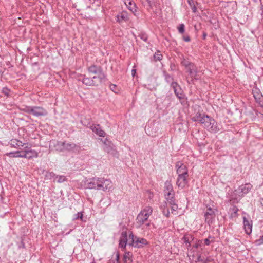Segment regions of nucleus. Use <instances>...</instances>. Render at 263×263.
I'll return each instance as SVG.
<instances>
[{
	"mask_svg": "<svg viewBox=\"0 0 263 263\" xmlns=\"http://www.w3.org/2000/svg\"><path fill=\"white\" fill-rule=\"evenodd\" d=\"M177 83L176 82H174V83H172V86L174 88V92L175 93V94L177 95V96L179 98H181V97L179 96L178 95V93L177 92V89H176V87L177 86Z\"/></svg>",
	"mask_w": 263,
	"mask_h": 263,
	"instance_id": "37",
	"label": "nucleus"
},
{
	"mask_svg": "<svg viewBox=\"0 0 263 263\" xmlns=\"http://www.w3.org/2000/svg\"><path fill=\"white\" fill-rule=\"evenodd\" d=\"M202 240V244L206 245H209L211 242H214L215 241L214 238L211 236H209L208 238L204 239Z\"/></svg>",
	"mask_w": 263,
	"mask_h": 263,
	"instance_id": "27",
	"label": "nucleus"
},
{
	"mask_svg": "<svg viewBox=\"0 0 263 263\" xmlns=\"http://www.w3.org/2000/svg\"><path fill=\"white\" fill-rule=\"evenodd\" d=\"M132 254L130 252H126L124 255L123 259L125 263H132Z\"/></svg>",
	"mask_w": 263,
	"mask_h": 263,
	"instance_id": "25",
	"label": "nucleus"
},
{
	"mask_svg": "<svg viewBox=\"0 0 263 263\" xmlns=\"http://www.w3.org/2000/svg\"><path fill=\"white\" fill-rule=\"evenodd\" d=\"M101 184L99 182V178H93L88 181L87 187L89 189L99 190Z\"/></svg>",
	"mask_w": 263,
	"mask_h": 263,
	"instance_id": "13",
	"label": "nucleus"
},
{
	"mask_svg": "<svg viewBox=\"0 0 263 263\" xmlns=\"http://www.w3.org/2000/svg\"><path fill=\"white\" fill-rule=\"evenodd\" d=\"M9 144L12 147L20 149L21 147H23L25 145V143H23L22 141L14 139L10 141Z\"/></svg>",
	"mask_w": 263,
	"mask_h": 263,
	"instance_id": "21",
	"label": "nucleus"
},
{
	"mask_svg": "<svg viewBox=\"0 0 263 263\" xmlns=\"http://www.w3.org/2000/svg\"><path fill=\"white\" fill-rule=\"evenodd\" d=\"M260 203H261V206H262V208H263V199H262L261 200Z\"/></svg>",
	"mask_w": 263,
	"mask_h": 263,
	"instance_id": "49",
	"label": "nucleus"
},
{
	"mask_svg": "<svg viewBox=\"0 0 263 263\" xmlns=\"http://www.w3.org/2000/svg\"><path fill=\"white\" fill-rule=\"evenodd\" d=\"M181 64L182 66L185 67L186 69L190 67L191 66H192L193 64H194L193 63H191L186 60L185 59H183L182 60Z\"/></svg>",
	"mask_w": 263,
	"mask_h": 263,
	"instance_id": "28",
	"label": "nucleus"
},
{
	"mask_svg": "<svg viewBox=\"0 0 263 263\" xmlns=\"http://www.w3.org/2000/svg\"><path fill=\"white\" fill-rule=\"evenodd\" d=\"M6 155L10 157V158H13V157H20V158H23V155L22 153V151H16L15 152H10L6 154Z\"/></svg>",
	"mask_w": 263,
	"mask_h": 263,
	"instance_id": "24",
	"label": "nucleus"
},
{
	"mask_svg": "<svg viewBox=\"0 0 263 263\" xmlns=\"http://www.w3.org/2000/svg\"><path fill=\"white\" fill-rule=\"evenodd\" d=\"M110 89L115 93H117L118 90L117 89V86L115 84H110L109 86Z\"/></svg>",
	"mask_w": 263,
	"mask_h": 263,
	"instance_id": "39",
	"label": "nucleus"
},
{
	"mask_svg": "<svg viewBox=\"0 0 263 263\" xmlns=\"http://www.w3.org/2000/svg\"><path fill=\"white\" fill-rule=\"evenodd\" d=\"M23 155V158L27 159H32L33 158H37L38 157V153L36 151L31 149L30 147L25 146L24 151H22Z\"/></svg>",
	"mask_w": 263,
	"mask_h": 263,
	"instance_id": "7",
	"label": "nucleus"
},
{
	"mask_svg": "<svg viewBox=\"0 0 263 263\" xmlns=\"http://www.w3.org/2000/svg\"><path fill=\"white\" fill-rule=\"evenodd\" d=\"M32 109V106H25L24 108L22 109V110L25 112L31 114Z\"/></svg>",
	"mask_w": 263,
	"mask_h": 263,
	"instance_id": "34",
	"label": "nucleus"
},
{
	"mask_svg": "<svg viewBox=\"0 0 263 263\" xmlns=\"http://www.w3.org/2000/svg\"><path fill=\"white\" fill-rule=\"evenodd\" d=\"M104 149L105 151H107L108 152V151L107 150V148H104Z\"/></svg>",
	"mask_w": 263,
	"mask_h": 263,
	"instance_id": "52",
	"label": "nucleus"
},
{
	"mask_svg": "<svg viewBox=\"0 0 263 263\" xmlns=\"http://www.w3.org/2000/svg\"><path fill=\"white\" fill-rule=\"evenodd\" d=\"M189 5L192 8V10L193 12L195 13L197 11V8L195 5L194 2L193 0H187Z\"/></svg>",
	"mask_w": 263,
	"mask_h": 263,
	"instance_id": "30",
	"label": "nucleus"
},
{
	"mask_svg": "<svg viewBox=\"0 0 263 263\" xmlns=\"http://www.w3.org/2000/svg\"><path fill=\"white\" fill-rule=\"evenodd\" d=\"M176 172L178 176L187 175L188 174V169L185 165L180 161H178L176 163Z\"/></svg>",
	"mask_w": 263,
	"mask_h": 263,
	"instance_id": "8",
	"label": "nucleus"
},
{
	"mask_svg": "<svg viewBox=\"0 0 263 263\" xmlns=\"http://www.w3.org/2000/svg\"><path fill=\"white\" fill-rule=\"evenodd\" d=\"M90 129L99 136L103 137L105 136V133L99 125H92L90 126Z\"/></svg>",
	"mask_w": 263,
	"mask_h": 263,
	"instance_id": "19",
	"label": "nucleus"
},
{
	"mask_svg": "<svg viewBox=\"0 0 263 263\" xmlns=\"http://www.w3.org/2000/svg\"><path fill=\"white\" fill-rule=\"evenodd\" d=\"M193 239V236L191 234H185L184 235L182 240L186 245V248H189L191 246V240Z\"/></svg>",
	"mask_w": 263,
	"mask_h": 263,
	"instance_id": "23",
	"label": "nucleus"
},
{
	"mask_svg": "<svg viewBox=\"0 0 263 263\" xmlns=\"http://www.w3.org/2000/svg\"><path fill=\"white\" fill-rule=\"evenodd\" d=\"M99 182L101 184L100 187H99V190H103L104 191L109 190L112 187L111 181L108 179L104 178H99Z\"/></svg>",
	"mask_w": 263,
	"mask_h": 263,
	"instance_id": "11",
	"label": "nucleus"
},
{
	"mask_svg": "<svg viewBox=\"0 0 263 263\" xmlns=\"http://www.w3.org/2000/svg\"><path fill=\"white\" fill-rule=\"evenodd\" d=\"M9 92L10 90L7 88H3L2 89V92L6 96L9 95Z\"/></svg>",
	"mask_w": 263,
	"mask_h": 263,
	"instance_id": "41",
	"label": "nucleus"
},
{
	"mask_svg": "<svg viewBox=\"0 0 263 263\" xmlns=\"http://www.w3.org/2000/svg\"><path fill=\"white\" fill-rule=\"evenodd\" d=\"M243 227L247 234H250L252 230V222L246 218V217H243Z\"/></svg>",
	"mask_w": 263,
	"mask_h": 263,
	"instance_id": "16",
	"label": "nucleus"
},
{
	"mask_svg": "<svg viewBox=\"0 0 263 263\" xmlns=\"http://www.w3.org/2000/svg\"><path fill=\"white\" fill-rule=\"evenodd\" d=\"M83 215L82 212H78L73 215V220H77L80 218L83 220Z\"/></svg>",
	"mask_w": 263,
	"mask_h": 263,
	"instance_id": "31",
	"label": "nucleus"
},
{
	"mask_svg": "<svg viewBox=\"0 0 263 263\" xmlns=\"http://www.w3.org/2000/svg\"><path fill=\"white\" fill-rule=\"evenodd\" d=\"M195 263H200V262H197V261H195ZM201 263H205V262H202Z\"/></svg>",
	"mask_w": 263,
	"mask_h": 263,
	"instance_id": "51",
	"label": "nucleus"
},
{
	"mask_svg": "<svg viewBox=\"0 0 263 263\" xmlns=\"http://www.w3.org/2000/svg\"><path fill=\"white\" fill-rule=\"evenodd\" d=\"M88 71L90 73L95 74L93 78L99 84H100L105 78V76L101 66L92 65L88 67Z\"/></svg>",
	"mask_w": 263,
	"mask_h": 263,
	"instance_id": "3",
	"label": "nucleus"
},
{
	"mask_svg": "<svg viewBox=\"0 0 263 263\" xmlns=\"http://www.w3.org/2000/svg\"><path fill=\"white\" fill-rule=\"evenodd\" d=\"M123 1L124 2V3L126 5V6H128L127 3H130V0H123Z\"/></svg>",
	"mask_w": 263,
	"mask_h": 263,
	"instance_id": "45",
	"label": "nucleus"
},
{
	"mask_svg": "<svg viewBox=\"0 0 263 263\" xmlns=\"http://www.w3.org/2000/svg\"><path fill=\"white\" fill-rule=\"evenodd\" d=\"M116 258H117V260H118L119 259V253H117V254H116Z\"/></svg>",
	"mask_w": 263,
	"mask_h": 263,
	"instance_id": "48",
	"label": "nucleus"
},
{
	"mask_svg": "<svg viewBox=\"0 0 263 263\" xmlns=\"http://www.w3.org/2000/svg\"><path fill=\"white\" fill-rule=\"evenodd\" d=\"M186 72H188L191 76L192 81L194 80H197L199 78V72L198 71L197 67L194 64H193L186 69Z\"/></svg>",
	"mask_w": 263,
	"mask_h": 263,
	"instance_id": "10",
	"label": "nucleus"
},
{
	"mask_svg": "<svg viewBox=\"0 0 263 263\" xmlns=\"http://www.w3.org/2000/svg\"><path fill=\"white\" fill-rule=\"evenodd\" d=\"M194 121L199 122L204 128L212 133H217L219 130L215 121L210 116L198 112L192 118Z\"/></svg>",
	"mask_w": 263,
	"mask_h": 263,
	"instance_id": "1",
	"label": "nucleus"
},
{
	"mask_svg": "<svg viewBox=\"0 0 263 263\" xmlns=\"http://www.w3.org/2000/svg\"><path fill=\"white\" fill-rule=\"evenodd\" d=\"M195 261H197V262H200V263L202 262H205V261H204V260H203L201 258V256L200 255L198 256V257H197L196 260Z\"/></svg>",
	"mask_w": 263,
	"mask_h": 263,
	"instance_id": "43",
	"label": "nucleus"
},
{
	"mask_svg": "<svg viewBox=\"0 0 263 263\" xmlns=\"http://www.w3.org/2000/svg\"><path fill=\"white\" fill-rule=\"evenodd\" d=\"M135 73H136V70L135 69H133L132 70V75L134 76Z\"/></svg>",
	"mask_w": 263,
	"mask_h": 263,
	"instance_id": "47",
	"label": "nucleus"
},
{
	"mask_svg": "<svg viewBox=\"0 0 263 263\" xmlns=\"http://www.w3.org/2000/svg\"><path fill=\"white\" fill-rule=\"evenodd\" d=\"M189 175L178 176L176 185L180 189H183L188 183Z\"/></svg>",
	"mask_w": 263,
	"mask_h": 263,
	"instance_id": "12",
	"label": "nucleus"
},
{
	"mask_svg": "<svg viewBox=\"0 0 263 263\" xmlns=\"http://www.w3.org/2000/svg\"><path fill=\"white\" fill-rule=\"evenodd\" d=\"M82 83L87 86H98L99 83L92 78L86 77L84 76L82 80Z\"/></svg>",
	"mask_w": 263,
	"mask_h": 263,
	"instance_id": "17",
	"label": "nucleus"
},
{
	"mask_svg": "<svg viewBox=\"0 0 263 263\" xmlns=\"http://www.w3.org/2000/svg\"><path fill=\"white\" fill-rule=\"evenodd\" d=\"M128 20V14L126 11H122L117 16V21L120 23L123 22H126Z\"/></svg>",
	"mask_w": 263,
	"mask_h": 263,
	"instance_id": "20",
	"label": "nucleus"
},
{
	"mask_svg": "<svg viewBox=\"0 0 263 263\" xmlns=\"http://www.w3.org/2000/svg\"><path fill=\"white\" fill-rule=\"evenodd\" d=\"M184 25L183 24H181L179 25V26L178 27V32L180 33H183L184 32Z\"/></svg>",
	"mask_w": 263,
	"mask_h": 263,
	"instance_id": "33",
	"label": "nucleus"
},
{
	"mask_svg": "<svg viewBox=\"0 0 263 263\" xmlns=\"http://www.w3.org/2000/svg\"><path fill=\"white\" fill-rule=\"evenodd\" d=\"M252 185L250 183H246L245 184L240 186L237 191L240 196H243L247 194L251 190Z\"/></svg>",
	"mask_w": 263,
	"mask_h": 263,
	"instance_id": "15",
	"label": "nucleus"
},
{
	"mask_svg": "<svg viewBox=\"0 0 263 263\" xmlns=\"http://www.w3.org/2000/svg\"><path fill=\"white\" fill-rule=\"evenodd\" d=\"M183 39L185 42H189L191 41V39L189 36H183Z\"/></svg>",
	"mask_w": 263,
	"mask_h": 263,
	"instance_id": "44",
	"label": "nucleus"
},
{
	"mask_svg": "<svg viewBox=\"0 0 263 263\" xmlns=\"http://www.w3.org/2000/svg\"><path fill=\"white\" fill-rule=\"evenodd\" d=\"M164 193L167 202H172L174 196V192L170 181H167L165 182L164 187Z\"/></svg>",
	"mask_w": 263,
	"mask_h": 263,
	"instance_id": "5",
	"label": "nucleus"
},
{
	"mask_svg": "<svg viewBox=\"0 0 263 263\" xmlns=\"http://www.w3.org/2000/svg\"><path fill=\"white\" fill-rule=\"evenodd\" d=\"M255 243L257 245H260L263 243V235L261 236L258 239L255 241Z\"/></svg>",
	"mask_w": 263,
	"mask_h": 263,
	"instance_id": "40",
	"label": "nucleus"
},
{
	"mask_svg": "<svg viewBox=\"0 0 263 263\" xmlns=\"http://www.w3.org/2000/svg\"><path fill=\"white\" fill-rule=\"evenodd\" d=\"M202 245V240H199L194 245V247L198 248L199 246Z\"/></svg>",
	"mask_w": 263,
	"mask_h": 263,
	"instance_id": "42",
	"label": "nucleus"
},
{
	"mask_svg": "<svg viewBox=\"0 0 263 263\" xmlns=\"http://www.w3.org/2000/svg\"><path fill=\"white\" fill-rule=\"evenodd\" d=\"M217 210L214 207H209L204 213L205 220L209 224H211L214 220L216 216V213Z\"/></svg>",
	"mask_w": 263,
	"mask_h": 263,
	"instance_id": "6",
	"label": "nucleus"
},
{
	"mask_svg": "<svg viewBox=\"0 0 263 263\" xmlns=\"http://www.w3.org/2000/svg\"><path fill=\"white\" fill-rule=\"evenodd\" d=\"M139 227H141L142 230L144 231H149L152 227H153V224L150 222L144 223L141 226H138Z\"/></svg>",
	"mask_w": 263,
	"mask_h": 263,
	"instance_id": "26",
	"label": "nucleus"
},
{
	"mask_svg": "<svg viewBox=\"0 0 263 263\" xmlns=\"http://www.w3.org/2000/svg\"><path fill=\"white\" fill-rule=\"evenodd\" d=\"M171 205V209L173 211H176L178 209V206L175 203L174 198L173 199V202H168Z\"/></svg>",
	"mask_w": 263,
	"mask_h": 263,
	"instance_id": "32",
	"label": "nucleus"
},
{
	"mask_svg": "<svg viewBox=\"0 0 263 263\" xmlns=\"http://www.w3.org/2000/svg\"><path fill=\"white\" fill-rule=\"evenodd\" d=\"M56 178L58 179V182L59 183L63 182L66 180V177L65 176L60 175L57 176Z\"/></svg>",
	"mask_w": 263,
	"mask_h": 263,
	"instance_id": "35",
	"label": "nucleus"
},
{
	"mask_svg": "<svg viewBox=\"0 0 263 263\" xmlns=\"http://www.w3.org/2000/svg\"><path fill=\"white\" fill-rule=\"evenodd\" d=\"M31 114L35 117L45 116L47 115V111L42 107L33 106Z\"/></svg>",
	"mask_w": 263,
	"mask_h": 263,
	"instance_id": "14",
	"label": "nucleus"
},
{
	"mask_svg": "<svg viewBox=\"0 0 263 263\" xmlns=\"http://www.w3.org/2000/svg\"><path fill=\"white\" fill-rule=\"evenodd\" d=\"M128 8L134 13L137 11L135 4H133L132 6H128Z\"/></svg>",
	"mask_w": 263,
	"mask_h": 263,
	"instance_id": "38",
	"label": "nucleus"
},
{
	"mask_svg": "<svg viewBox=\"0 0 263 263\" xmlns=\"http://www.w3.org/2000/svg\"><path fill=\"white\" fill-rule=\"evenodd\" d=\"M254 98H255V99H256V98H257V97H256V96H255V95H254Z\"/></svg>",
	"mask_w": 263,
	"mask_h": 263,
	"instance_id": "53",
	"label": "nucleus"
},
{
	"mask_svg": "<svg viewBox=\"0 0 263 263\" xmlns=\"http://www.w3.org/2000/svg\"><path fill=\"white\" fill-rule=\"evenodd\" d=\"M162 55L160 53V52H157L155 53V54L154 55V58L155 59V60H158L160 61L162 59Z\"/></svg>",
	"mask_w": 263,
	"mask_h": 263,
	"instance_id": "36",
	"label": "nucleus"
},
{
	"mask_svg": "<svg viewBox=\"0 0 263 263\" xmlns=\"http://www.w3.org/2000/svg\"><path fill=\"white\" fill-rule=\"evenodd\" d=\"M60 145L63 146V149L67 151H73L74 149H78L79 147L74 143H69L65 142H60Z\"/></svg>",
	"mask_w": 263,
	"mask_h": 263,
	"instance_id": "18",
	"label": "nucleus"
},
{
	"mask_svg": "<svg viewBox=\"0 0 263 263\" xmlns=\"http://www.w3.org/2000/svg\"><path fill=\"white\" fill-rule=\"evenodd\" d=\"M231 210H232V212L231 214L230 217L231 218L236 217L238 215V208L236 206H234L231 209Z\"/></svg>",
	"mask_w": 263,
	"mask_h": 263,
	"instance_id": "29",
	"label": "nucleus"
},
{
	"mask_svg": "<svg viewBox=\"0 0 263 263\" xmlns=\"http://www.w3.org/2000/svg\"><path fill=\"white\" fill-rule=\"evenodd\" d=\"M133 1L132 0H130V3H127L128 4V6H126L127 7H128V6H132L133 5Z\"/></svg>",
	"mask_w": 263,
	"mask_h": 263,
	"instance_id": "46",
	"label": "nucleus"
},
{
	"mask_svg": "<svg viewBox=\"0 0 263 263\" xmlns=\"http://www.w3.org/2000/svg\"><path fill=\"white\" fill-rule=\"evenodd\" d=\"M153 211L152 207L149 205L145 206L137 217L136 223L138 226H141L144 222H146L149 217L152 214Z\"/></svg>",
	"mask_w": 263,
	"mask_h": 263,
	"instance_id": "2",
	"label": "nucleus"
},
{
	"mask_svg": "<svg viewBox=\"0 0 263 263\" xmlns=\"http://www.w3.org/2000/svg\"><path fill=\"white\" fill-rule=\"evenodd\" d=\"M147 243V241L145 239L134 236L132 232H129V245L136 248H140Z\"/></svg>",
	"mask_w": 263,
	"mask_h": 263,
	"instance_id": "4",
	"label": "nucleus"
},
{
	"mask_svg": "<svg viewBox=\"0 0 263 263\" xmlns=\"http://www.w3.org/2000/svg\"><path fill=\"white\" fill-rule=\"evenodd\" d=\"M204 261H205V263H207L208 261H210V260L208 258H206L205 260H204Z\"/></svg>",
	"mask_w": 263,
	"mask_h": 263,
	"instance_id": "50",
	"label": "nucleus"
},
{
	"mask_svg": "<svg viewBox=\"0 0 263 263\" xmlns=\"http://www.w3.org/2000/svg\"><path fill=\"white\" fill-rule=\"evenodd\" d=\"M154 0H141L142 5L148 10L153 8V6L155 5Z\"/></svg>",
	"mask_w": 263,
	"mask_h": 263,
	"instance_id": "22",
	"label": "nucleus"
},
{
	"mask_svg": "<svg viewBox=\"0 0 263 263\" xmlns=\"http://www.w3.org/2000/svg\"><path fill=\"white\" fill-rule=\"evenodd\" d=\"M127 244L129 245V234L127 231H122L119 240V247L125 249Z\"/></svg>",
	"mask_w": 263,
	"mask_h": 263,
	"instance_id": "9",
	"label": "nucleus"
}]
</instances>
